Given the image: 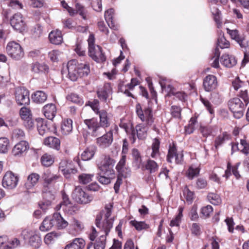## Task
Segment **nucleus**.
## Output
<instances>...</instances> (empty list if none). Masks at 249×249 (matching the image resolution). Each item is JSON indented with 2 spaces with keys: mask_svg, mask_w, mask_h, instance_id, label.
<instances>
[{
  "mask_svg": "<svg viewBox=\"0 0 249 249\" xmlns=\"http://www.w3.org/2000/svg\"><path fill=\"white\" fill-rule=\"evenodd\" d=\"M97 114L99 116V122L95 118L84 120V123L88 129V130L84 129L82 131L83 136L85 139H87L89 136L96 138L102 135L106 128L110 124V119L106 110H101Z\"/></svg>",
  "mask_w": 249,
  "mask_h": 249,
  "instance_id": "f257e3e1",
  "label": "nucleus"
},
{
  "mask_svg": "<svg viewBox=\"0 0 249 249\" xmlns=\"http://www.w3.org/2000/svg\"><path fill=\"white\" fill-rule=\"evenodd\" d=\"M112 203L107 204L105 210L97 215L95 219V225L97 227L106 235L108 234L113 226L114 217L109 218L112 213Z\"/></svg>",
  "mask_w": 249,
  "mask_h": 249,
  "instance_id": "f03ea898",
  "label": "nucleus"
},
{
  "mask_svg": "<svg viewBox=\"0 0 249 249\" xmlns=\"http://www.w3.org/2000/svg\"><path fill=\"white\" fill-rule=\"evenodd\" d=\"M115 161L109 156H105L103 160L98 164V168L101 171L98 177V181L103 184H108L111 182V178L114 175L113 167Z\"/></svg>",
  "mask_w": 249,
  "mask_h": 249,
  "instance_id": "7ed1b4c3",
  "label": "nucleus"
},
{
  "mask_svg": "<svg viewBox=\"0 0 249 249\" xmlns=\"http://www.w3.org/2000/svg\"><path fill=\"white\" fill-rule=\"evenodd\" d=\"M228 106L230 110L233 113V116L236 119H240L243 116L245 107H247L237 97L230 100L228 102Z\"/></svg>",
  "mask_w": 249,
  "mask_h": 249,
  "instance_id": "20e7f679",
  "label": "nucleus"
},
{
  "mask_svg": "<svg viewBox=\"0 0 249 249\" xmlns=\"http://www.w3.org/2000/svg\"><path fill=\"white\" fill-rule=\"evenodd\" d=\"M6 50L8 55L14 59L18 60L24 56L23 49L19 43L15 41L8 43Z\"/></svg>",
  "mask_w": 249,
  "mask_h": 249,
  "instance_id": "39448f33",
  "label": "nucleus"
},
{
  "mask_svg": "<svg viewBox=\"0 0 249 249\" xmlns=\"http://www.w3.org/2000/svg\"><path fill=\"white\" fill-rule=\"evenodd\" d=\"M72 198L78 203L81 204H86L91 202L93 197L89 195L80 186L75 187L71 194Z\"/></svg>",
  "mask_w": 249,
  "mask_h": 249,
  "instance_id": "423d86ee",
  "label": "nucleus"
},
{
  "mask_svg": "<svg viewBox=\"0 0 249 249\" xmlns=\"http://www.w3.org/2000/svg\"><path fill=\"white\" fill-rule=\"evenodd\" d=\"M136 112L137 115L142 122H146L148 124L151 125L154 122L152 111L149 107L142 108L140 104L136 105Z\"/></svg>",
  "mask_w": 249,
  "mask_h": 249,
  "instance_id": "0eeeda50",
  "label": "nucleus"
},
{
  "mask_svg": "<svg viewBox=\"0 0 249 249\" xmlns=\"http://www.w3.org/2000/svg\"><path fill=\"white\" fill-rule=\"evenodd\" d=\"M21 235L25 240H28L30 245L34 248H38L41 245L40 236L32 231L25 230L22 231Z\"/></svg>",
  "mask_w": 249,
  "mask_h": 249,
  "instance_id": "6e6552de",
  "label": "nucleus"
},
{
  "mask_svg": "<svg viewBox=\"0 0 249 249\" xmlns=\"http://www.w3.org/2000/svg\"><path fill=\"white\" fill-rule=\"evenodd\" d=\"M113 129H111L101 137H98L96 139L97 145L101 148H106L110 146L113 140Z\"/></svg>",
  "mask_w": 249,
  "mask_h": 249,
  "instance_id": "1a4fd4ad",
  "label": "nucleus"
},
{
  "mask_svg": "<svg viewBox=\"0 0 249 249\" xmlns=\"http://www.w3.org/2000/svg\"><path fill=\"white\" fill-rule=\"evenodd\" d=\"M15 98L18 105H28L30 103L29 92L24 88H18L15 92Z\"/></svg>",
  "mask_w": 249,
  "mask_h": 249,
  "instance_id": "9d476101",
  "label": "nucleus"
},
{
  "mask_svg": "<svg viewBox=\"0 0 249 249\" xmlns=\"http://www.w3.org/2000/svg\"><path fill=\"white\" fill-rule=\"evenodd\" d=\"M18 178L11 172H6L4 176L2 184L4 188L8 189L15 188L17 185Z\"/></svg>",
  "mask_w": 249,
  "mask_h": 249,
  "instance_id": "9b49d317",
  "label": "nucleus"
},
{
  "mask_svg": "<svg viewBox=\"0 0 249 249\" xmlns=\"http://www.w3.org/2000/svg\"><path fill=\"white\" fill-rule=\"evenodd\" d=\"M69 78L73 81H76L80 77L78 63L75 59L69 61L67 64Z\"/></svg>",
  "mask_w": 249,
  "mask_h": 249,
  "instance_id": "f8f14e48",
  "label": "nucleus"
},
{
  "mask_svg": "<svg viewBox=\"0 0 249 249\" xmlns=\"http://www.w3.org/2000/svg\"><path fill=\"white\" fill-rule=\"evenodd\" d=\"M10 24L12 27L19 32L24 30L25 23L20 13L15 14L10 19Z\"/></svg>",
  "mask_w": 249,
  "mask_h": 249,
  "instance_id": "ddd939ff",
  "label": "nucleus"
},
{
  "mask_svg": "<svg viewBox=\"0 0 249 249\" xmlns=\"http://www.w3.org/2000/svg\"><path fill=\"white\" fill-rule=\"evenodd\" d=\"M112 94V89L109 83L105 84L103 88L97 91L98 97L104 102H109V96Z\"/></svg>",
  "mask_w": 249,
  "mask_h": 249,
  "instance_id": "4468645a",
  "label": "nucleus"
},
{
  "mask_svg": "<svg viewBox=\"0 0 249 249\" xmlns=\"http://www.w3.org/2000/svg\"><path fill=\"white\" fill-rule=\"evenodd\" d=\"M174 158L176 163H181L183 160V154L182 152L177 153L176 147L174 145L170 146L167 155V161L171 163Z\"/></svg>",
  "mask_w": 249,
  "mask_h": 249,
  "instance_id": "2eb2a0df",
  "label": "nucleus"
},
{
  "mask_svg": "<svg viewBox=\"0 0 249 249\" xmlns=\"http://www.w3.org/2000/svg\"><path fill=\"white\" fill-rule=\"evenodd\" d=\"M203 87L205 91L210 92L215 89L217 86V81L216 76L208 75L203 80Z\"/></svg>",
  "mask_w": 249,
  "mask_h": 249,
  "instance_id": "dca6fc26",
  "label": "nucleus"
},
{
  "mask_svg": "<svg viewBox=\"0 0 249 249\" xmlns=\"http://www.w3.org/2000/svg\"><path fill=\"white\" fill-rule=\"evenodd\" d=\"M29 148L28 142L25 141H21L14 146L12 153L14 156H20L26 153Z\"/></svg>",
  "mask_w": 249,
  "mask_h": 249,
  "instance_id": "f3484780",
  "label": "nucleus"
},
{
  "mask_svg": "<svg viewBox=\"0 0 249 249\" xmlns=\"http://www.w3.org/2000/svg\"><path fill=\"white\" fill-rule=\"evenodd\" d=\"M42 192L43 199L47 200V205H51L52 201L55 198V192L53 191L52 187L44 185Z\"/></svg>",
  "mask_w": 249,
  "mask_h": 249,
  "instance_id": "a211bd4d",
  "label": "nucleus"
},
{
  "mask_svg": "<svg viewBox=\"0 0 249 249\" xmlns=\"http://www.w3.org/2000/svg\"><path fill=\"white\" fill-rule=\"evenodd\" d=\"M60 178L59 175L53 174L50 170H47L44 172L42 175V178L44 181V185L52 186L51 185L55 183Z\"/></svg>",
  "mask_w": 249,
  "mask_h": 249,
  "instance_id": "6ab92c4d",
  "label": "nucleus"
},
{
  "mask_svg": "<svg viewBox=\"0 0 249 249\" xmlns=\"http://www.w3.org/2000/svg\"><path fill=\"white\" fill-rule=\"evenodd\" d=\"M42 111L48 119L52 120L56 115V107L53 103L48 104L43 107Z\"/></svg>",
  "mask_w": 249,
  "mask_h": 249,
  "instance_id": "aec40b11",
  "label": "nucleus"
},
{
  "mask_svg": "<svg viewBox=\"0 0 249 249\" xmlns=\"http://www.w3.org/2000/svg\"><path fill=\"white\" fill-rule=\"evenodd\" d=\"M43 143L45 145L56 150H59L60 148V141L56 137H47L44 139Z\"/></svg>",
  "mask_w": 249,
  "mask_h": 249,
  "instance_id": "412c9836",
  "label": "nucleus"
},
{
  "mask_svg": "<svg viewBox=\"0 0 249 249\" xmlns=\"http://www.w3.org/2000/svg\"><path fill=\"white\" fill-rule=\"evenodd\" d=\"M86 243L84 239L80 238H76L67 244L64 249H83Z\"/></svg>",
  "mask_w": 249,
  "mask_h": 249,
  "instance_id": "4be33fe9",
  "label": "nucleus"
},
{
  "mask_svg": "<svg viewBox=\"0 0 249 249\" xmlns=\"http://www.w3.org/2000/svg\"><path fill=\"white\" fill-rule=\"evenodd\" d=\"M239 45L244 49V57L242 62V66H244L247 62H249V40L243 38Z\"/></svg>",
  "mask_w": 249,
  "mask_h": 249,
  "instance_id": "5701e85b",
  "label": "nucleus"
},
{
  "mask_svg": "<svg viewBox=\"0 0 249 249\" xmlns=\"http://www.w3.org/2000/svg\"><path fill=\"white\" fill-rule=\"evenodd\" d=\"M222 65L227 68H231L237 63V60L235 57L229 54H223L220 60Z\"/></svg>",
  "mask_w": 249,
  "mask_h": 249,
  "instance_id": "b1692460",
  "label": "nucleus"
},
{
  "mask_svg": "<svg viewBox=\"0 0 249 249\" xmlns=\"http://www.w3.org/2000/svg\"><path fill=\"white\" fill-rule=\"evenodd\" d=\"M53 217L55 227L57 229H63L68 226V222L61 216L59 213H54Z\"/></svg>",
  "mask_w": 249,
  "mask_h": 249,
  "instance_id": "393cba45",
  "label": "nucleus"
},
{
  "mask_svg": "<svg viewBox=\"0 0 249 249\" xmlns=\"http://www.w3.org/2000/svg\"><path fill=\"white\" fill-rule=\"evenodd\" d=\"M62 201L56 206V209L58 210L62 208L64 211L69 212V208H71L72 204L69 200L68 196L65 193L62 194Z\"/></svg>",
  "mask_w": 249,
  "mask_h": 249,
  "instance_id": "a878e982",
  "label": "nucleus"
},
{
  "mask_svg": "<svg viewBox=\"0 0 249 249\" xmlns=\"http://www.w3.org/2000/svg\"><path fill=\"white\" fill-rule=\"evenodd\" d=\"M50 42L53 44L59 45L62 42L63 38L60 31H53L49 35Z\"/></svg>",
  "mask_w": 249,
  "mask_h": 249,
  "instance_id": "bb28decb",
  "label": "nucleus"
},
{
  "mask_svg": "<svg viewBox=\"0 0 249 249\" xmlns=\"http://www.w3.org/2000/svg\"><path fill=\"white\" fill-rule=\"evenodd\" d=\"M53 220V215L52 217H47L45 218L39 227L40 231H46L50 230L53 227H55V223Z\"/></svg>",
  "mask_w": 249,
  "mask_h": 249,
  "instance_id": "cd10ccee",
  "label": "nucleus"
},
{
  "mask_svg": "<svg viewBox=\"0 0 249 249\" xmlns=\"http://www.w3.org/2000/svg\"><path fill=\"white\" fill-rule=\"evenodd\" d=\"M96 151L95 146H90L87 147L81 154V158L83 160L87 161L91 159Z\"/></svg>",
  "mask_w": 249,
  "mask_h": 249,
  "instance_id": "c85d7f7f",
  "label": "nucleus"
},
{
  "mask_svg": "<svg viewBox=\"0 0 249 249\" xmlns=\"http://www.w3.org/2000/svg\"><path fill=\"white\" fill-rule=\"evenodd\" d=\"M47 98V95L42 91H37L32 95L33 101L37 104L44 103Z\"/></svg>",
  "mask_w": 249,
  "mask_h": 249,
  "instance_id": "c756f323",
  "label": "nucleus"
},
{
  "mask_svg": "<svg viewBox=\"0 0 249 249\" xmlns=\"http://www.w3.org/2000/svg\"><path fill=\"white\" fill-rule=\"evenodd\" d=\"M72 130V121L66 119L63 121L61 124V132L64 135H68Z\"/></svg>",
  "mask_w": 249,
  "mask_h": 249,
  "instance_id": "7c9ffc66",
  "label": "nucleus"
},
{
  "mask_svg": "<svg viewBox=\"0 0 249 249\" xmlns=\"http://www.w3.org/2000/svg\"><path fill=\"white\" fill-rule=\"evenodd\" d=\"M39 178L40 176L36 173H33L29 175L27 182L25 183L27 189H29L34 186L38 181Z\"/></svg>",
  "mask_w": 249,
  "mask_h": 249,
  "instance_id": "2f4dec72",
  "label": "nucleus"
},
{
  "mask_svg": "<svg viewBox=\"0 0 249 249\" xmlns=\"http://www.w3.org/2000/svg\"><path fill=\"white\" fill-rule=\"evenodd\" d=\"M132 156L133 159V165L136 167L137 169L140 168L142 162L140 153L137 149H133L132 150Z\"/></svg>",
  "mask_w": 249,
  "mask_h": 249,
  "instance_id": "473e14b6",
  "label": "nucleus"
},
{
  "mask_svg": "<svg viewBox=\"0 0 249 249\" xmlns=\"http://www.w3.org/2000/svg\"><path fill=\"white\" fill-rule=\"evenodd\" d=\"M48 69L49 68L46 65L37 62L32 64L31 66L32 71L36 73L45 72L48 71Z\"/></svg>",
  "mask_w": 249,
  "mask_h": 249,
  "instance_id": "72a5a7b5",
  "label": "nucleus"
},
{
  "mask_svg": "<svg viewBox=\"0 0 249 249\" xmlns=\"http://www.w3.org/2000/svg\"><path fill=\"white\" fill-rule=\"evenodd\" d=\"M107 235L105 233L104 234H101L100 237L97 238L93 243L94 249H104L106 243V236Z\"/></svg>",
  "mask_w": 249,
  "mask_h": 249,
  "instance_id": "f704fd0d",
  "label": "nucleus"
},
{
  "mask_svg": "<svg viewBox=\"0 0 249 249\" xmlns=\"http://www.w3.org/2000/svg\"><path fill=\"white\" fill-rule=\"evenodd\" d=\"M36 122L37 128L38 133L40 135L43 136L45 134L49 131L48 126L44 121H43L42 119H39L36 120Z\"/></svg>",
  "mask_w": 249,
  "mask_h": 249,
  "instance_id": "c9c22d12",
  "label": "nucleus"
},
{
  "mask_svg": "<svg viewBox=\"0 0 249 249\" xmlns=\"http://www.w3.org/2000/svg\"><path fill=\"white\" fill-rule=\"evenodd\" d=\"M160 142L156 138L154 140V142L152 145V153L150 156L152 158L156 159L160 155L159 148H160Z\"/></svg>",
  "mask_w": 249,
  "mask_h": 249,
  "instance_id": "e433bc0d",
  "label": "nucleus"
},
{
  "mask_svg": "<svg viewBox=\"0 0 249 249\" xmlns=\"http://www.w3.org/2000/svg\"><path fill=\"white\" fill-rule=\"evenodd\" d=\"M145 168L149 171L150 173L153 174L158 171L159 165L154 160L148 159L145 164Z\"/></svg>",
  "mask_w": 249,
  "mask_h": 249,
  "instance_id": "4c0bfd02",
  "label": "nucleus"
},
{
  "mask_svg": "<svg viewBox=\"0 0 249 249\" xmlns=\"http://www.w3.org/2000/svg\"><path fill=\"white\" fill-rule=\"evenodd\" d=\"M229 46V42L226 39L224 36L223 33H220L217 39V46L216 48H217L218 49V47L221 49H224L228 48Z\"/></svg>",
  "mask_w": 249,
  "mask_h": 249,
  "instance_id": "58836bf2",
  "label": "nucleus"
},
{
  "mask_svg": "<svg viewBox=\"0 0 249 249\" xmlns=\"http://www.w3.org/2000/svg\"><path fill=\"white\" fill-rule=\"evenodd\" d=\"M78 69L80 77L87 76L90 72L89 65L87 64L78 63Z\"/></svg>",
  "mask_w": 249,
  "mask_h": 249,
  "instance_id": "ea45409f",
  "label": "nucleus"
},
{
  "mask_svg": "<svg viewBox=\"0 0 249 249\" xmlns=\"http://www.w3.org/2000/svg\"><path fill=\"white\" fill-rule=\"evenodd\" d=\"M67 99L68 100L71 101L75 104L78 105L79 106H81L83 104L84 101L81 97H80L78 94L75 93H71L68 95L67 97Z\"/></svg>",
  "mask_w": 249,
  "mask_h": 249,
  "instance_id": "a19ab883",
  "label": "nucleus"
},
{
  "mask_svg": "<svg viewBox=\"0 0 249 249\" xmlns=\"http://www.w3.org/2000/svg\"><path fill=\"white\" fill-rule=\"evenodd\" d=\"M197 122V118L196 117H192L189 122L187 126L185 127L186 134H190L195 130V125Z\"/></svg>",
  "mask_w": 249,
  "mask_h": 249,
  "instance_id": "79ce46f5",
  "label": "nucleus"
},
{
  "mask_svg": "<svg viewBox=\"0 0 249 249\" xmlns=\"http://www.w3.org/2000/svg\"><path fill=\"white\" fill-rule=\"evenodd\" d=\"M93 60L97 62H103L106 60V57L102 52V48L98 45H97V52L96 53L95 56L93 57Z\"/></svg>",
  "mask_w": 249,
  "mask_h": 249,
  "instance_id": "37998d69",
  "label": "nucleus"
},
{
  "mask_svg": "<svg viewBox=\"0 0 249 249\" xmlns=\"http://www.w3.org/2000/svg\"><path fill=\"white\" fill-rule=\"evenodd\" d=\"M208 199L211 203L214 205H219L221 203V199L219 195L213 193L208 194Z\"/></svg>",
  "mask_w": 249,
  "mask_h": 249,
  "instance_id": "c03bdc74",
  "label": "nucleus"
},
{
  "mask_svg": "<svg viewBox=\"0 0 249 249\" xmlns=\"http://www.w3.org/2000/svg\"><path fill=\"white\" fill-rule=\"evenodd\" d=\"M137 137L140 140L144 139L146 135V131L145 127L141 124L137 125L136 126L135 130Z\"/></svg>",
  "mask_w": 249,
  "mask_h": 249,
  "instance_id": "a18cd8bd",
  "label": "nucleus"
},
{
  "mask_svg": "<svg viewBox=\"0 0 249 249\" xmlns=\"http://www.w3.org/2000/svg\"><path fill=\"white\" fill-rule=\"evenodd\" d=\"M9 146V141L5 137L0 138V153H5L7 152Z\"/></svg>",
  "mask_w": 249,
  "mask_h": 249,
  "instance_id": "49530a36",
  "label": "nucleus"
},
{
  "mask_svg": "<svg viewBox=\"0 0 249 249\" xmlns=\"http://www.w3.org/2000/svg\"><path fill=\"white\" fill-rule=\"evenodd\" d=\"M131 225L134 226L137 231H141L143 229H147L149 228L148 225L146 224L144 222H139L135 220H131L130 221Z\"/></svg>",
  "mask_w": 249,
  "mask_h": 249,
  "instance_id": "de8ad7c7",
  "label": "nucleus"
},
{
  "mask_svg": "<svg viewBox=\"0 0 249 249\" xmlns=\"http://www.w3.org/2000/svg\"><path fill=\"white\" fill-rule=\"evenodd\" d=\"M41 161L42 164L46 167L51 166L53 162V160L52 157L47 154H44L42 156Z\"/></svg>",
  "mask_w": 249,
  "mask_h": 249,
  "instance_id": "09e8293b",
  "label": "nucleus"
},
{
  "mask_svg": "<svg viewBox=\"0 0 249 249\" xmlns=\"http://www.w3.org/2000/svg\"><path fill=\"white\" fill-rule=\"evenodd\" d=\"M93 174H82L79 176L78 178L80 183L86 184L92 180Z\"/></svg>",
  "mask_w": 249,
  "mask_h": 249,
  "instance_id": "8fccbe9b",
  "label": "nucleus"
},
{
  "mask_svg": "<svg viewBox=\"0 0 249 249\" xmlns=\"http://www.w3.org/2000/svg\"><path fill=\"white\" fill-rule=\"evenodd\" d=\"M75 7L76 9L77 14H79L84 19H86L87 11L85 7L79 3H76Z\"/></svg>",
  "mask_w": 249,
  "mask_h": 249,
  "instance_id": "3c124183",
  "label": "nucleus"
},
{
  "mask_svg": "<svg viewBox=\"0 0 249 249\" xmlns=\"http://www.w3.org/2000/svg\"><path fill=\"white\" fill-rule=\"evenodd\" d=\"M97 234L98 233L95 228L92 227L91 229V231L89 234V238L91 241L88 244L87 249H89L90 248H91L93 244L92 241L95 240L96 237L97 236Z\"/></svg>",
  "mask_w": 249,
  "mask_h": 249,
  "instance_id": "603ef678",
  "label": "nucleus"
},
{
  "mask_svg": "<svg viewBox=\"0 0 249 249\" xmlns=\"http://www.w3.org/2000/svg\"><path fill=\"white\" fill-rule=\"evenodd\" d=\"M86 106H88L91 107L92 110L94 111L96 114H97L100 112L99 110V102L97 99H94L92 101H88L86 104Z\"/></svg>",
  "mask_w": 249,
  "mask_h": 249,
  "instance_id": "864d4df0",
  "label": "nucleus"
},
{
  "mask_svg": "<svg viewBox=\"0 0 249 249\" xmlns=\"http://www.w3.org/2000/svg\"><path fill=\"white\" fill-rule=\"evenodd\" d=\"M228 33L230 35L231 37L235 40L239 44L240 41L243 39V37L240 36L238 31L237 30H230L227 29Z\"/></svg>",
  "mask_w": 249,
  "mask_h": 249,
  "instance_id": "5fc2aeb1",
  "label": "nucleus"
},
{
  "mask_svg": "<svg viewBox=\"0 0 249 249\" xmlns=\"http://www.w3.org/2000/svg\"><path fill=\"white\" fill-rule=\"evenodd\" d=\"M238 96L244 101V104L247 106L249 103V95L247 90L241 89L239 92Z\"/></svg>",
  "mask_w": 249,
  "mask_h": 249,
  "instance_id": "6e6d98bb",
  "label": "nucleus"
},
{
  "mask_svg": "<svg viewBox=\"0 0 249 249\" xmlns=\"http://www.w3.org/2000/svg\"><path fill=\"white\" fill-rule=\"evenodd\" d=\"M19 113L23 121L32 117L30 110L26 107H22L20 110Z\"/></svg>",
  "mask_w": 249,
  "mask_h": 249,
  "instance_id": "4d7b16f0",
  "label": "nucleus"
},
{
  "mask_svg": "<svg viewBox=\"0 0 249 249\" xmlns=\"http://www.w3.org/2000/svg\"><path fill=\"white\" fill-rule=\"evenodd\" d=\"M191 233L196 236L199 235L201 232V228L200 225L196 223H193L190 227Z\"/></svg>",
  "mask_w": 249,
  "mask_h": 249,
  "instance_id": "13d9d810",
  "label": "nucleus"
},
{
  "mask_svg": "<svg viewBox=\"0 0 249 249\" xmlns=\"http://www.w3.org/2000/svg\"><path fill=\"white\" fill-rule=\"evenodd\" d=\"M213 208L211 205H207L201 209V214L202 216L205 217H208L210 216V214L213 212Z\"/></svg>",
  "mask_w": 249,
  "mask_h": 249,
  "instance_id": "bf43d9fd",
  "label": "nucleus"
},
{
  "mask_svg": "<svg viewBox=\"0 0 249 249\" xmlns=\"http://www.w3.org/2000/svg\"><path fill=\"white\" fill-rule=\"evenodd\" d=\"M66 178H69L71 174H75L77 172V170L75 168L71 167L70 165L66 167L65 169H62V172Z\"/></svg>",
  "mask_w": 249,
  "mask_h": 249,
  "instance_id": "052dcab7",
  "label": "nucleus"
},
{
  "mask_svg": "<svg viewBox=\"0 0 249 249\" xmlns=\"http://www.w3.org/2000/svg\"><path fill=\"white\" fill-rule=\"evenodd\" d=\"M181 109L179 107L173 106L171 107V113L172 116L174 118H180L181 115Z\"/></svg>",
  "mask_w": 249,
  "mask_h": 249,
  "instance_id": "680f3d73",
  "label": "nucleus"
},
{
  "mask_svg": "<svg viewBox=\"0 0 249 249\" xmlns=\"http://www.w3.org/2000/svg\"><path fill=\"white\" fill-rule=\"evenodd\" d=\"M237 2L245 13H249V0H237Z\"/></svg>",
  "mask_w": 249,
  "mask_h": 249,
  "instance_id": "e2e57ef3",
  "label": "nucleus"
},
{
  "mask_svg": "<svg viewBox=\"0 0 249 249\" xmlns=\"http://www.w3.org/2000/svg\"><path fill=\"white\" fill-rule=\"evenodd\" d=\"M59 235L54 232L48 233L45 236L44 242L46 244H49L54 239V238H56Z\"/></svg>",
  "mask_w": 249,
  "mask_h": 249,
  "instance_id": "0e129e2a",
  "label": "nucleus"
},
{
  "mask_svg": "<svg viewBox=\"0 0 249 249\" xmlns=\"http://www.w3.org/2000/svg\"><path fill=\"white\" fill-rule=\"evenodd\" d=\"M220 54V52L217 48H216L214 50V56L215 57L213 62L212 66L215 68H218L219 66V58Z\"/></svg>",
  "mask_w": 249,
  "mask_h": 249,
  "instance_id": "69168bd1",
  "label": "nucleus"
},
{
  "mask_svg": "<svg viewBox=\"0 0 249 249\" xmlns=\"http://www.w3.org/2000/svg\"><path fill=\"white\" fill-rule=\"evenodd\" d=\"M23 124L26 128L31 130L35 127V122L31 117L23 120Z\"/></svg>",
  "mask_w": 249,
  "mask_h": 249,
  "instance_id": "338daca9",
  "label": "nucleus"
},
{
  "mask_svg": "<svg viewBox=\"0 0 249 249\" xmlns=\"http://www.w3.org/2000/svg\"><path fill=\"white\" fill-rule=\"evenodd\" d=\"M25 136V133L24 131L19 128L15 129L13 132V137L15 138L18 139H21Z\"/></svg>",
  "mask_w": 249,
  "mask_h": 249,
  "instance_id": "774afa93",
  "label": "nucleus"
}]
</instances>
